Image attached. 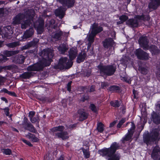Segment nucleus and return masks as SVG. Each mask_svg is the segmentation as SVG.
Returning a JSON list of instances; mask_svg holds the SVG:
<instances>
[{
    "instance_id": "10",
    "label": "nucleus",
    "mask_w": 160,
    "mask_h": 160,
    "mask_svg": "<svg viewBox=\"0 0 160 160\" xmlns=\"http://www.w3.org/2000/svg\"><path fill=\"white\" fill-rule=\"evenodd\" d=\"M135 54L139 60H147L149 59V54L140 48L136 49Z\"/></svg>"
},
{
    "instance_id": "49",
    "label": "nucleus",
    "mask_w": 160,
    "mask_h": 160,
    "mask_svg": "<svg viewBox=\"0 0 160 160\" xmlns=\"http://www.w3.org/2000/svg\"><path fill=\"white\" fill-rule=\"evenodd\" d=\"M39 100L42 102H51V100L48 97H42L39 99Z\"/></svg>"
},
{
    "instance_id": "57",
    "label": "nucleus",
    "mask_w": 160,
    "mask_h": 160,
    "mask_svg": "<svg viewBox=\"0 0 160 160\" xmlns=\"http://www.w3.org/2000/svg\"><path fill=\"white\" fill-rule=\"evenodd\" d=\"M89 98L88 96H86L85 95H83L81 98V101L82 102H84L86 100H88Z\"/></svg>"
},
{
    "instance_id": "12",
    "label": "nucleus",
    "mask_w": 160,
    "mask_h": 160,
    "mask_svg": "<svg viewBox=\"0 0 160 160\" xmlns=\"http://www.w3.org/2000/svg\"><path fill=\"white\" fill-rule=\"evenodd\" d=\"M26 18L27 19L21 24V27L22 29H26L30 26L33 21V17L30 14H27Z\"/></svg>"
},
{
    "instance_id": "1",
    "label": "nucleus",
    "mask_w": 160,
    "mask_h": 160,
    "mask_svg": "<svg viewBox=\"0 0 160 160\" xmlns=\"http://www.w3.org/2000/svg\"><path fill=\"white\" fill-rule=\"evenodd\" d=\"M121 146L116 142H113L108 148H104L98 151V154L102 156H107L109 158L108 160H120L121 156L115 154L117 150L121 149Z\"/></svg>"
},
{
    "instance_id": "39",
    "label": "nucleus",
    "mask_w": 160,
    "mask_h": 160,
    "mask_svg": "<svg viewBox=\"0 0 160 160\" xmlns=\"http://www.w3.org/2000/svg\"><path fill=\"white\" fill-rule=\"evenodd\" d=\"M1 151L3 153L6 155H10L12 154V150L9 148H3Z\"/></svg>"
},
{
    "instance_id": "41",
    "label": "nucleus",
    "mask_w": 160,
    "mask_h": 160,
    "mask_svg": "<svg viewBox=\"0 0 160 160\" xmlns=\"http://www.w3.org/2000/svg\"><path fill=\"white\" fill-rule=\"evenodd\" d=\"M141 121H143V123H146L147 122V116L146 112L142 113V116L140 117Z\"/></svg>"
},
{
    "instance_id": "59",
    "label": "nucleus",
    "mask_w": 160,
    "mask_h": 160,
    "mask_svg": "<svg viewBox=\"0 0 160 160\" xmlns=\"http://www.w3.org/2000/svg\"><path fill=\"white\" fill-rule=\"evenodd\" d=\"M30 120L31 121L32 123H35L37 122V121L38 118L37 117H30Z\"/></svg>"
},
{
    "instance_id": "45",
    "label": "nucleus",
    "mask_w": 160,
    "mask_h": 160,
    "mask_svg": "<svg viewBox=\"0 0 160 160\" xmlns=\"http://www.w3.org/2000/svg\"><path fill=\"white\" fill-rule=\"evenodd\" d=\"M126 118H122L119 121V123L117 125V127L118 128H120L123 124L125 122Z\"/></svg>"
},
{
    "instance_id": "26",
    "label": "nucleus",
    "mask_w": 160,
    "mask_h": 160,
    "mask_svg": "<svg viewBox=\"0 0 160 160\" xmlns=\"http://www.w3.org/2000/svg\"><path fill=\"white\" fill-rule=\"evenodd\" d=\"M68 49V46L64 43L61 44L58 48L59 51L62 54H64Z\"/></svg>"
},
{
    "instance_id": "56",
    "label": "nucleus",
    "mask_w": 160,
    "mask_h": 160,
    "mask_svg": "<svg viewBox=\"0 0 160 160\" xmlns=\"http://www.w3.org/2000/svg\"><path fill=\"white\" fill-rule=\"evenodd\" d=\"M132 94L133 95V98L134 99H138L137 96L138 95V93L137 91L133 89L132 90Z\"/></svg>"
},
{
    "instance_id": "23",
    "label": "nucleus",
    "mask_w": 160,
    "mask_h": 160,
    "mask_svg": "<svg viewBox=\"0 0 160 160\" xmlns=\"http://www.w3.org/2000/svg\"><path fill=\"white\" fill-rule=\"evenodd\" d=\"M87 56V54L86 52H84L82 53V52L79 53L77 57L76 61L78 63H80L84 61Z\"/></svg>"
},
{
    "instance_id": "36",
    "label": "nucleus",
    "mask_w": 160,
    "mask_h": 160,
    "mask_svg": "<svg viewBox=\"0 0 160 160\" xmlns=\"http://www.w3.org/2000/svg\"><path fill=\"white\" fill-rule=\"evenodd\" d=\"M103 29L102 27L101 26H99L94 30H92L91 32H92V34L94 35V36H96L97 34L102 31H103Z\"/></svg>"
},
{
    "instance_id": "51",
    "label": "nucleus",
    "mask_w": 160,
    "mask_h": 160,
    "mask_svg": "<svg viewBox=\"0 0 160 160\" xmlns=\"http://www.w3.org/2000/svg\"><path fill=\"white\" fill-rule=\"evenodd\" d=\"M38 26L44 28V20L42 18H40L38 20Z\"/></svg>"
},
{
    "instance_id": "53",
    "label": "nucleus",
    "mask_w": 160,
    "mask_h": 160,
    "mask_svg": "<svg viewBox=\"0 0 160 160\" xmlns=\"http://www.w3.org/2000/svg\"><path fill=\"white\" fill-rule=\"evenodd\" d=\"M4 29L5 31H9V32L13 33V30L12 27L8 25L6 26L4 28Z\"/></svg>"
},
{
    "instance_id": "52",
    "label": "nucleus",
    "mask_w": 160,
    "mask_h": 160,
    "mask_svg": "<svg viewBox=\"0 0 160 160\" xmlns=\"http://www.w3.org/2000/svg\"><path fill=\"white\" fill-rule=\"evenodd\" d=\"M37 42L35 41H32L27 43L28 47L30 48L32 46H34L36 44Z\"/></svg>"
},
{
    "instance_id": "14",
    "label": "nucleus",
    "mask_w": 160,
    "mask_h": 160,
    "mask_svg": "<svg viewBox=\"0 0 160 160\" xmlns=\"http://www.w3.org/2000/svg\"><path fill=\"white\" fill-rule=\"evenodd\" d=\"M77 113L78 115L79 121H83L88 118V113L86 112L84 109H78L77 111Z\"/></svg>"
},
{
    "instance_id": "22",
    "label": "nucleus",
    "mask_w": 160,
    "mask_h": 160,
    "mask_svg": "<svg viewBox=\"0 0 160 160\" xmlns=\"http://www.w3.org/2000/svg\"><path fill=\"white\" fill-rule=\"evenodd\" d=\"M68 53L70 59L71 60H72L76 58L78 54V51L75 48H70Z\"/></svg>"
},
{
    "instance_id": "24",
    "label": "nucleus",
    "mask_w": 160,
    "mask_h": 160,
    "mask_svg": "<svg viewBox=\"0 0 160 160\" xmlns=\"http://www.w3.org/2000/svg\"><path fill=\"white\" fill-rule=\"evenodd\" d=\"M34 75V73L32 72H25L21 74H20L19 77L21 78L24 79H29Z\"/></svg>"
},
{
    "instance_id": "60",
    "label": "nucleus",
    "mask_w": 160,
    "mask_h": 160,
    "mask_svg": "<svg viewBox=\"0 0 160 160\" xmlns=\"http://www.w3.org/2000/svg\"><path fill=\"white\" fill-rule=\"evenodd\" d=\"M8 94L10 96L14 97H17V96L16 93L14 92H11L9 91Z\"/></svg>"
},
{
    "instance_id": "61",
    "label": "nucleus",
    "mask_w": 160,
    "mask_h": 160,
    "mask_svg": "<svg viewBox=\"0 0 160 160\" xmlns=\"http://www.w3.org/2000/svg\"><path fill=\"white\" fill-rule=\"evenodd\" d=\"M156 74L157 77L159 78L158 80L160 82V68L157 69Z\"/></svg>"
},
{
    "instance_id": "38",
    "label": "nucleus",
    "mask_w": 160,
    "mask_h": 160,
    "mask_svg": "<svg viewBox=\"0 0 160 160\" xmlns=\"http://www.w3.org/2000/svg\"><path fill=\"white\" fill-rule=\"evenodd\" d=\"M12 33H13L9 31H5L4 29L2 32V34L3 35L4 37L7 38H10Z\"/></svg>"
},
{
    "instance_id": "18",
    "label": "nucleus",
    "mask_w": 160,
    "mask_h": 160,
    "mask_svg": "<svg viewBox=\"0 0 160 160\" xmlns=\"http://www.w3.org/2000/svg\"><path fill=\"white\" fill-rule=\"evenodd\" d=\"M24 15L20 13L18 14L13 18L12 23L14 25H18L21 24V21L24 18Z\"/></svg>"
},
{
    "instance_id": "32",
    "label": "nucleus",
    "mask_w": 160,
    "mask_h": 160,
    "mask_svg": "<svg viewBox=\"0 0 160 160\" xmlns=\"http://www.w3.org/2000/svg\"><path fill=\"white\" fill-rule=\"evenodd\" d=\"M95 36L92 34V32L89 35L88 38V47H90L92 43L93 42Z\"/></svg>"
},
{
    "instance_id": "27",
    "label": "nucleus",
    "mask_w": 160,
    "mask_h": 160,
    "mask_svg": "<svg viewBox=\"0 0 160 160\" xmlns=\"http://www.w3.org/2000/svg\"><path fill=\"white\" fill-rule=\"evenodd\" d=\"M18 52V50L8 51L6 50L3 51V55L7 58V57H10L15 55Z\"/></svg>"
},
{
    "instance_id": "47",
    "label": "nucleus",
    "mask_w": 160,
    "mask_h": 160,
    "mask_svg": "<svg viewBox=\"0 0 160 160\" xmlns=\"http://www.w3.org/2000/svg\"><path fill=\"white\" fill-rule=\"evenodd\" d=\"M1 110H3L6 116H9V114L10 109L8 107H6L4 108H0Z\"/></svg>"
},
{
    "instance_id": "55",
    "label": "nucleus",
    "mask_w": 160,
    "mask_h": 160,
    "mask_svg": "<svg viewBox=\"0 0 160 160\" xmlns=\"http://www.w3.org/2000/svg\"><path fill=\"white\" fill-rule=\"evenodd\" d=\"M22 141L24 143L26 144L27 145H28L29 147H32L33 145L29 141H27L26 140L23 139L22 140Z\"/></svg>"
},
{
    "instance_id": "20",
    "label": "nucleus",
    "mask_w": 160,
    "mask_h": 160,
    "mask_svg": "<svg viewBox=\"0 0 160 160\" xmlns=\"http://www.w3.org/2000/svg\"><path fill=\"white\" fill-rule=\"evenodd\" d=\"M151 119L153 122L156 125L160 124V116L154 111L151 113Z\"/></svg>"
},
{
    "instance_id": "44",
    "label": "nucleus",
    "mask_w": 160,
    "mask_h": 160,
    "mask_svg": "<svg viewBox=\"0 0 160 160\" xmlns=\"http://www.w3.org/2000/svg\"><path fill=\"white\" fill-rule=\"evenodd\" d=\"M128 17L125 15H122L119 18V19L123 22L126 21H127L128 20Z\"/></svg>"
},
{
    "instance_id": "7",
    "label": "nucleus",
    "mask_w": 160,
    "mask_h": 160,
    "mask_svg": "<svg viewBox=\"0 0 160 160\" xmlns=\"http://www.w3.org/2000/svg\"><path fill=\"white\" fill-rule=\"evenodd\" d=\"M49 66V64H47L46 62L40 61L39 62L28 66L27 69L28 71H40L42 70L44 67Z\"/></svg>"
},
{
    "instance_id": "11",
    "label": "nucleus",
    "mask_w": 160,
    "mask_h": 160,
    "mask_svg": "<svg viewBox=\"0 0 160 160\" xmlns=\"http://www.w3.org/2000/svg\"><path fill=\"white\" fill-rule=\"evenodd\" d=\"M138 43L140 47L145 50L148 49V47L149 46L148 45L149 40L147 36L144 35L139 37L138 40Z\"/></svg>"
},
{
    "instance_id": "5",
    "label": "nucleus",
    "mask_w": 160,
    "mask_h": 160,
    "mask_svg": "<svg viewBox=\"0 0 160 160\" xmlns=\"http://www.w3.org/2000/svg\"><path fill=\"white\" fill-rule=\"evenodd\" d=\"M159 135V131L158 129L155 128L150 133L148 132L143 136L144 142L147 144L159 140L160 138L158 137Z\"/></svg>"
},
{
    "instance_id": "9",
    "label": "nucleus",
    "mask_w": 160,
    "mask_h": 160,
    "mask_svg": "<svg viewBox=\"0 0 160 160\" xmlns=\"http://www.w3.org/2000/svg\"><path fill=\"white\" fill-rule=\"evenodd\" d=\"M22 124L25 129L32 133H38L35 128L29 121L27 118L25 117L24 118L22 122Z\"/></svg>"
},
{
    "instance_id": "15",
    "label": "nucleus",
    "mask_w": 160,
    "mask_h": 160,
    "mask_svg": "<svg viewBox=\"0 0 160 160\" xmlns=\"http://www.w3.org/2000/svg\"><path fill=\"white\" fill-rule=\"evenodd\" d=\"M160 156V146L156 145L152 150L151 157L154 160H157Z\"/></svg>"
},
{
    "instance_id": "42",
    "label": "nucleus",
    "mask_w": 160,
    "mask_h": 160,
    "mask_svg": "<svg viewBox=\"0 0 160 160\" xmlns=\"http://www.w3.org/2000/svg\"><path fill=\"white\" fill-rule=\"evenodd\" d=\"M19 45V43L18 42H13L9 43L7 44V46L10 48H15Z\"/></svg>"
},
{
    "instance_id": "46",
    "label": "nucleus",
    "mask_w": 160,
    "mask_h": 160,
    "mask_svg": "<svg viewBox=\"0 0 160 160\" xmlns=\"http://www.w3.org/2000/svg\"><path fill=\"white\" fill-rule=\"evenodd\" d=\"M89 108L94 112L96 113L97 112L96 106L93 103H91L89 106Z\"/></svg>"
},
{
    "instance_id": "37",
    "label": "nucleus",
    "mask_w": 160,
    "mask_h": 160,
    "mask_svg": "<svg viewBox=\"0 0 160 160\" xmlns=\"http://www.w3.org/2000/svg\"><path fill=\"white\" fill-rule=\"evenodd\" d=\"M132 136H131L128 133H127L125 136L123 137L121 141L122 143H124L126 141H128L131 140L132 138Z\"/></svg>"
},
{
    "instance_id": "17",
    "label": "nucleus",
    "mask_w": 160,
    "mask_h": 160,
    "mask_svg": "<svg viewBox=\"0 0 160 160\" xmlns=\"http://www.w3.org/2000/svg\"><path fill=\"white\" fill-rule=\"evenodd\" d=\"M160 6V0H150L148 7L150 9L156 10Z\"/></svg>"
},
{
    "instance_id": "54",
    "label": "nucleus",
    "mask_w": 160,
    "mask_h": 160,
    "mask_svg": "<svg viewBox=\"0 0 160 160\" xmlns=\"http://www.w3.org/2000/svg\"><path fill=\"white\" fill-rule=\"evenodd\" d=\"M72 82V81H71L68 82L67 85V90L69 92L71 91V84Z\"/></svg>"
},
{
    "instance_id": "64",
    "label": "nucleus",
    "mask_w": 160,
    "mask_h": 160,
    "mask_svg": "<svg viewBox=\"0 0 160 160\" xmlns=\"http://www.w3.org/2000/svg\"><path fill=\"white\" fill-rule=\"evenodd\" d=\"M91 74V71L90 70H88L85 73V74L86 76L89 77L90 76Z\"/></svg>"
},
{
    "instance_id": "40",
    "label": "nucleus",
    "mask_w": 160,
    "mask_h": 160,
    "mask_svg": "<svg viewBox=\"0 0 160 160\" xmlns=\"http://www.w3.org/2000/svg\"><path fill=\"white\" fill-rule=\"evenodd\" d=\"M104 125L101 122H99L97 124V129L98 132L102 133L104 131Z\"/></svg>"
},
{
    "instance_id": "31",
    "label": "nucleus",
    "mask_w": 160,
    "mask_h": 160,
    "mask_svg": "<svg viewBox=\"0 0 160 160\" xmlns=\"http://www.w3.org/2000/svg\"><path fill=\"white\" fill-rule=\"evenodd\" d=\"M80 149L82 150L85 158L87 159L90 158V153L89 148L86 149L82 147Z\"/></svg>"
},
{
    "instance_id": "8",
    "label": "nucleus",
    "mask_w": 160,
    "mask_h": 160,
    "mask_svg": "<svg viewBox=\"0 0 160 160\" xmlns=\"http://www.w3.org/2000/svg\"><path fill=\"white\" fill-rule=\"evenodd\" d=\"M41 55L44 59L42 61L43 62H46L47 64H49L50 65V63H47L46 61H50L53 56V52L51 49L49 48L44 49L42 52Z\"/></svg>"
},
{
    "instance_id": "6",
    "label": "nucleus",
    "mask_w": 160,
    "mask_h": 160,
    "mask_svg": "<svg viewBox=\"0 0 160 160\" xmlns=\"http://www.w3.org/2000/svg\"><path fill=\"white\" fill-rule=\"evenodd\" d=\"M73 64L71 61L68 60L67 57H61L59 59L57 65L54 66L55 68L63 70L64 68L69 69L71 68Z\"/></svg>"
},
{
    "instance_id": "50",
    "label": "nucleus",
    "mask_w": 160,
    "mask_h": 160,
    "mask_svg": "<svg viewBox=\"0 0 160 160\" xmlns=\"http://www.w3.org/2000/svg\"><path fill=\"white\" fill-rule=\"evenodd\" d=\"M44 28L38 26L37 28V31L38 34H41L43 31Z\"/></svg>"
},
{
    "instance_id": "28",
    "label": "nucleus",
    "mask_w": 160,
    "mask_h": 160,
    "mask_svg": "<svg viewBox=\"0 0 160 160\" xmlns=\"http://www.w3.org/2000/svg\"><path fill=\"white\" fill-rule=\"evenodd\" d=\"M34 32L33 29L30 28L24 32L23 36L26 39L28 38L33 35Z\"/></svg>"
},
{
    "instance_id": "16",
    "label": "nucleus",
    "mask_w": 160,
    "mask_h": 160,
    "mask_svg": "<svg viewBox=\"0 0 160 160\" xmlns=\"http://www.w3.org/2000/svg\"><path fill=\"white\" fill-rule=\"evenodd\" d=\"M13 62L15 63L22 64L24 62L25 57L22 55L18 54L12 58Z\"/></svg>"
},
{
    "instance_id": "35",
    "label": "nucleus",
    "mask_w": 160,
    "mask_h": 160,
    "mask_svg": "<svg viewBox=\"0 0 160 160\" xmlns=\"http://www.w3.org/2000/svg\"><path fill=\"white\" fill-rule=\"evenodd\" d=\"M63 32L61 30L57 32L54 35L53 38L57 40H59L61 39V36L63 35Z\"/></svg>"
},
{
    "instance_id": "29",
    "label": "nucleus",
    "mask_w": 160,
    "mask_h": 160,
    "mask_svg": "<svg viewBox=\"0 0 160 160\" xmlns=\"http://www.w3.org/2000/svg\"><path fill=\"white\" fill-rule=\"evenodd\" d=\"M138 70L141 74L143 75H146L149 72L148 68L147 66H139Z\"/></svg>"
},
{
    "instance_id": "13",
    "label": "nucleus",
    "mask_w": 160,
    "mask_h": 160,
    "mask_svg": "<svg viewBox=\"0 0 160 160\" xmlns=\"http://www.w3.org/2000/svg\"><path fill=\"white\" fill-rule=\"evenodd\" d=\"M102 43L104 48L107 49L108 48H112L115 44V42L114 41L113 38H108L105 39Z\"/></svg>"
},
{
    "instance_id": "63",
    "label": "nucleus",
    "mask_w": 160,
    "mask_h": 160,
    "mask_svg": "<svg viewBox=\"0 0 160 160\" xmlns=\"http://www.w3.org/2000/svg\"><path fill=\"white\" fill-rule=\"evenodd\" d=\"M9 91L6 88H3L0 91V93L4 92L8 94Z\"/></svg>"
},
{
    "instance_id": "43",
    "label": "nucleus",
    "mask_w": 160,
    "mask_h": 160,
    "mask_svg": "<svg viewBox=\"0 0 160 160\" xmlns=\"http://www.w3.org/2000/svg\"><path fill=\"white\" fill-rule=\"evenodd\" d=\"M8 60V59L5 57L2 54H0V63H2L6 62Z\"/></svg>"
},
{
    "instance_id": "48",
    "label": "nucleus",
    "mask_w": 160,
    "mask_h": 160,
    "mask_svg": "<svg viewBox=\"0 0 160 160\" xmlns=\"http://www.w3.org/2000/svg\"><path fill=\"white\" fill-rule=\"evenodd\" d=\"M121 80L125 82L128 84L131 83V80L130 78H129L127 77H122Z\"/></svg>"
},
{
    "instance_id": "58",
    "label": "nucleus",
    "mask_w": 160,
    "mask_h": 160,
    "mask_svg": "<svg viewBox=\"0 0 160 160\" xmlns=\"http://www.w3.org/2000/svg\"><path fill=\"white\" fill-rule=\"evenodd\" d=\"M101 86L102 89H105L108 86V84L107 82H102Z\"/></svg>"
},
{
    "instance_id": "3",
    "label": "nucleus",
    "mask_w": 160,
    "mask_h": 160,
    "mask_svg": "<svg viewBox=\"0 0 160 160\" xmlns=\"http://www.w3.org/2000/svg\"><path fill=\"white\" fill-rule=\"evenodd\" d=\"M97 67L100 74L107 76H111L114 74L117 68L115 65H104L101 62L100 63Z\"/></svg>"
},
{
    "instance_id": "34",
    "label": "nucleus",
    "mask_w": 160,
    "mask_h": 160,
    "mask_svg": "<svg viewBox=\"0 0 160 160\" xmlns=\"http://www.w3.org/2000/svg\"><path fill=\"white\" fill-rule=\"evenodd\" d=\"M27 136L29 138L31 139L33 142H37L39 141V139L34 134L29 132Z\"/></svg>"
},
{
    "instance_id": "33",
    "label": "nucleus",
    "mask_w": 160,
    "mask_h": 160,
    "mask_svg": "<svg viewBox=\"0 0 160 160\" xmlns=\"http://www.w3.org/2000/svg\"><path fill=\"white\" fill-rule=\"evenodd\" d=\"M110 105L115 108H119L121 106V103L118 100L111 101L110 102Z\"/></svg>"
},
{
    "instance_id": "25",
    "label": "nucleus",
    "mask_w": 160,
    "mask_h": 160,
    "mask_svg": "<svg viewBox=\"0 0 160 160\" xmlns=\"http://www.w3.org/2000/svg\"><path fill=\"white\" fill-rule=\"evenodd\" d=\"M108 90L112 92L119 93L121 91V88L118 86L113 85L110 86Z\"/></svg>"
},
{
    "instance_id": "2",
    "label": "nucleus",
    "mask_w": 160,
    "mask_h": 160,
    "mask_svg": "<svg viewBox=\"0 0 160 160\" xmlns=\"http://www.w3.org/2000/svg\"><path fill=\"white\" fill-rule=\"evenodd\" d=\"M57 1L62 6H61L55 11V15L60 19L63 18L67 9L73 7L76 2L75 0H57Z\"/></svg>"
},
{
    "instance_id": "4",
    "label": "nucleus",
    "mask_w": 160,
    "mask_h": 160,
    "mask_svg": "<svg viewBox=\"0 0 160 160\" xmlns=\"http://www.w3.org/2000/svg\"><path fill=\"white\" fill-rule=\"evenodd\" d=\"M65 127L64 126L59 125L54 127L51 128L50 130L53 133L58 131L60 132L55 133L54 135L53 134V135H55L57 138H61L62 140H65L68 139L69 137L68 135V133L67 131H63Z\"/></svg>"
},
{
    "instance_id": "30",
    "label": "nucleus",
    "mask_w": 160,
    "mask_h": 160,
    "mask_svg": "<svg viewBox=\"0 0 160 160\" xmlns=\"http://www.w3.org/2000/svg\"><path fill=\"white\" fill-rule=\"evenodd\" d=\"M136 18L139 20H142L143 21H145V20H149L150 19V17L148 15H145L144 14H142L141 15L136 16Z\"/></svg>"
},
{
    "instance_id": "19",
    "label": "nucleus",
    "mask_w": 160,
    "mask_h": 160,
    "mask_svg": "<svg viewBox=\"0 0 160 160\" xmlns=\"http://www.w3.org/2000/svg\"><path fill=\"white\" fill-rule=\"evenodd\" d=\"M148 50L151 52L152 56L158 55L160 53V50L156 46L151 45L148 47Z\"/></svg>"
},
{
    "instance_id": "62",
    "label": "nucleus",
    "mask_w": 160,
    "mask_h": 160,
    "mask_svg": "<svg viewBox=\"0 0 160 160\" xmlns=\"http://www.w3.org/2000/svg\"><path fill=\"white\" fill-rule=\"evenodd\" d=\"M35 114V112L34 111H31L29 113L28 117L29 118L33 117Z\"/></svg>"
},
{
    "instance_id": "21",
    "label": "nucleus",
    "mask_w": 160,
    "mask_h": 160,
    "mask_svg": "<svg viewBox=\"0 0 160 160\" xmlns=\"http://www.w3.org/2000/svg\"><path fill=\"white\" fill-rule=\"evenodd\" d=\"M126 24L132 28H137L138 26V22L137 20L133 18L128 19L126 22Z\"/></svg>"
}]
</instances>
